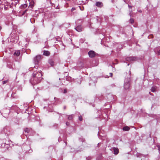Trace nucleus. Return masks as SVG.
I'll return each instance as SVG.
<instances>
[{
  "mask_svg": "<svg viewBox=\"0 0 160 160\" xmlns=\"http://www.w3.org/2000/svg\"><path fill=\"white\" fill-rule=\"evenodd\" d=\"M32 76L33 77L30 80V82L32 85H35L39 83L42 78L41 71L38 72H34Z\"/></svg>",
  "mask_w": 160,
  "mask_h": 160,
  "instance_id": "obj_1",
  "label": "nucleus"
},
{
  "mask_svg": "<svg viewBox=\"0 0 160 160\" xmlns=\"http://www.w3.org/2000/svg\"><path fill=\"white\" fill-rule=\"evenodd\" d=\"M41 58V56L40 55L37 56L34 58V61L35 64H37L39 63Z\"/></svg>",
  "mask_w": 160,
  "mask_h": 160,
  "instance_id": "obj_2",
  "label": "nucleus"
},
{
  "mask_svg": "<svg viewBox=\"0 0 160 160\" xmlns=\"http://www.w3.org/2000/svg\"><path fill=\"white\" fill-rule=\"evenodd\" d=\"M126 59L128 61H132L136 60V58L133 57H128L126 58Z\"/></svg>",
  "mask_w": 160,
  "mask_h": 160,
  "instance_id": "obj_3",
  "label": "nucleus"
},
{
  "mask_svg": "<svg viewBox=\"0 0 160 160\" xmlns=\"http://www.w3.org/2000/svg\"><path fill=\"white\" fill-rule=\"evenodd\" d=\"M89 56L91 58H93L95 56V53L93 51H90L88 52Z\"/></svg>",
  "mask_w": 160,
  "mask_h": 160,
  "instance_id": "obj_4",
  "label": "nucleus"
},
{
  "mask_svg": "<svg viewBox=\"0 0 160 160\" xmlns=\"http://www.w3.org/2000/svg\"><path fill=\"white\" fill-rule=\"evenodd\" d=\"M130 86V83L129 82L125 83L124 85V88L126 90L128 89L129 88Z\"/></svg>",
  "mask_w": 160,
  "mask_h": 160,
  "instance_id": "obj_5",
  "label": "nucleus"
},
{
  "mask_svg": "<svg viewBox=\"0 0 160 160\" xmlns=\"http://www.w3.org/2000/svg\"><path fill=\"white\" fill-rule=\"evenodd\" d=\"M82 27L81 26H77L76 28L75 29L76 31L78 32H80L82 31Z\"/></svg>",
  "mask_w": 160,
  "mask_h": 160,
  "instance_id": "obj_6",
  "label": "nucleus"
},
{
  "mask_svg": "<svg viewBox=\"0 0 160 160\" xmlns=\"http://www.w3.org/2000/svg\"><path fill=\"white\" fill-rule=\"evenodd\" d=\"M96 5L98 7H102L103 6L102 3L101 2H97L96 3Z\"/></svg>",
  "mask_w": 160,
  "mask_h": 160,
  "instance_id": "obj_7",
  "label": "nucleus"
},
{
  "mask_svg": "<svg viewBox=\"0 0 160 160\" xmlns=\"http://www.w3.org/2000/svg\"><path fill=\"white\" fill-rule=\"evenodd\" d=\"M50 54V52L48 51H44L43 52V55L46 56H48Z\"/></svg>",
  "mask_w": 160,
  "mask_h": 160,
  "instance_id": "obj_8",
  "label": "nucleus"
},
{
  "mask_svg": "<svg viewBox=\"0 0 160 160\" xmlns=\"http://www.w3.org/2000/svg\"><path fill=\"white\" fill-rule=\"evenodd\" d=\"M20 54V51L19 50L16 51L14 53V55L17 56H19Z\"/></svg>",
  "mask_w": 160,
  "mask_h": 160,
  "instance_id": "obj_9",
  "label": "nucleus"
},
{
  "mask_svg": "<svg viewBox=\"0 0 160 160\" xmlns=\"http://www.w3.org/2000/svg\"><path fill=\"white\" fill-rule=\"evenodd\" d=\"M48 62L51 65V66H53L54 65V62L53 60L52 59H49L48 60Z\"/></svg>",
  "mask_w": 160,
  "mask_h": 160,
  "instance_id": "obj_10",
  "label": "nucleus"
},
{
  "mask_svg": "<svg viewBox=\"0 0 160 160\" xmlns=\"http://www.w3.org/2000/svg\"><path fill=\"white\" fill-rule=\"evenodd\" d=\"M113 150L114 151V154H117L118 153L119 151H118V149L116 148H113Z\"/></svg>",
  "mask_w": 160,
  "mask_h": 160,
  "instance_id": "obj_11",
  "label": "nucleus"
},
{
  "mask_svg": "<svg viewBox=\"0 0 160 160\" xmlns=\"http://www.w3.org/2000/svg\"><path fill=\"white\" fill-rule=\"evenodd\" d=\"M74 117V115H69L68 117V119L69 120H72L73 118Z\"/></svg>",
  "mask_w": 160,
  "mask_h": 160,
  "instance_id": "obj_12",
  "label": "nucleus"
},
{
  "mask_svg": "<svg viewBox=\"0 0 160 160\" xmlns=\"http://www.w3.org/2000/svg\"><path fill=\"white\" fill-rule=\"evenodd\" d=\"M123 130L125 131H128L130 129V128L128 126H125L123 128Z\"/></svg>",
  "mask_w": 160,
  "mask_h": 160,
  "instance_id": "obj_13",
  "label": "nucleus"
},
{
  "mask_svg": "<svg viewBox=\"0 0 160 160\" xmlns=\"http://www.w3.org/2000/svg\"><path fill=\"white\" fill-rule=\"evenodd\" d=\"M27 5L26 4H25L23 5H22L21 6L20 8L21 9L24 8H26L27 7Z\"/></svg>",
  "mask_w": 160,
  "mask_h": 160,
  "instance_id": "obj_14",
  "label": "nucleus"
},
{
  "mask_svg": "<svg viewBox=\"0 0 160 160\" xmlns=\"http://www.w3.org/2000/svg\"><path fill=\"white\" fill-rule=\"evenodd\" d=\"M156 89V88L155 87H152L151 88V90L152 92H154L155 91Z\"/></svg>",
  "mask_w": 160,
  "mask_h": 160,
  "instance_id": "obj_15",
  "label": "nucleus"
},
{
  "mask_svg": "<svg viewBox=\"0 0 160 160\" xmlns=\"http://www.w3.org/2000/svg\"><path fill=\"white\" fill-rule=\"evenodd\" d=\"M30 129L29 128H25L24 131L28 133L30 131Z\"/></svg>",
  "mask_w": 160,
  "mask_h": 160,
  "instance_id": "obj_16",
  "label": "nucleus"
},
{
  "mask_svg": "<svg viewBox=\"0 0 160 160\" xmlns=\"http://www.w3.org/2000/svg\"><path fill=\"white\" fill-rule=\"evenodd\" d=\"M134 21L133 18H131L130 19V22L131 23H133L134 22Z\"/></svg>",
  "mask_w": 160,
  "mask_h": 160,
  "instance_id": "obj_17",
  "label": "nucleus"
},
{
  "mask_svg": "<svg viewBox=\"0 0 160 160\" xmlns=\"http://www.w3.org/2000/svg\"><path fill=\"white\" fill-rule=\"evenodd\" d=\"M27 11H28V9H27L25 10L23 12V13H22V15H24L25 14V13H26V12H27Z\"/></svg>",
  "mask_w": 160,
  "mask_h": 160,
  "instance_id": "obj_18",
  "label": "nucleus"
},
{
  "mask_svg": "<svg viewBox=\"0 0 160 160\" xmlns=\"http://www.w3.org/2000/svg\"><path fill=\"white\" fill-rule=\"evenodd\" d=\"M79 7L81 10L83 11L84 10V8L83 7H81V6H79Z\"/></svg>",
  "mask_w": 160,
  "mask_h": 160,
  "instance_id": "obj_19",
  "label": "nucleus"
},
{
  "mask_svg": "<svg viewBox=\"0 0 160 160\" xmlns=\"http://www.w3.org/2000/svg\"><path fill=\"white\" fill-rule=\"evenodd\" d=\"M79 119L80 121H82V118L81 116H80L79 117Z\"/></svg>",
  "mask_w": 160,
  "mask_h": 160,
  "instance_id": "obj_20",
  "label": "nucleus"
},
{
  "mask_svg": "<svg viewBox=\"0 0 160 160\" xmlns=\"http://www.w3.org/2000/svg\"><path fill=\"white\" fill-rule=\"evenodd\" d=\"M8 82V80L4 81L3 82V84H4L6 83H7Z\"/></svg>",
  "mask_w": 160,
  "mask_h": 160,
  "instance_id": "obj_21",
  "label": "nucleus"
},
{
  "mask_svg": "<svg viewBox=\"0 0 160 160\" xmlns=\"http://www.w3.org/2000/svg\"><path fill=\"white\" fill-rule=\"evenodd\" d=\"M158 55H160V49L158 50Z\"/></svg>",
  "mask_w": 160,
  "mask_h": 160,
  "instance_id": "obj_22",
  "label": "nucleus"
},
{
  "mask_svg": "<svg viewBox=\"0 0 160 160\" xmlns=\"http://www.w3.org/2000/svg\"><path fill=\"white\" fill-rule=\"evenodd\" d=\"M75 10V8H72L71 10V11L72 12L74 10Z\"/></svg>",
  "mask_w": 160,
  "mask_h": 160,
  "instance_id": "obj_23",
  "label": "nucleus"
},
{
  "mask_svg": "<svg viewBox=\"0 0 160 160\" xmlns=\"http://www.w3.org/2000/svg\"><path fill=\"white\" fill-rule=\"evenodd\" d=\"M64 93H65L67 92V90L66 89H64Z\"/></svg>",
  "mask_w": 160,
  "mask_h": 160,
  "instance_id": "obj_24",
  "label": "nucleus"
},
{
  "mask_svg": "<svg viewBox=\"0 0 160 160\" xmlns=\"http://www.w3.org/2000/svg\"><path fill=\"white\" fill-rule=\"evenodd\" d=\"M66 124L67 126H68L69 125V122H66Z\"/></svg>",
  "mask_w": 160,
  "mask_h": 160,
  "instance_id": "obj_25",
  "label": "nucleus"
},
{
  "mask_svg": "<svg viewBox=\"0 0 160 160\" xmlns=\"http://www.w3.org/2000/svg\"><path fill=\"white\" fill-rule=\"evenodd\" d=\"M109 74L110 75V76L111 77H112V73H109Z\"/></svg>",
  "mask_w": 160,
  "mask_h": 160,
  "instance_id": "obj_26",
  "label": "nucleus"
},
{
  "mask_svg": "<svg viewBox=\"0 0 160 160\" xmlns=\"http://www.w3.org/2000/svg\"><path fill=\"white\" fill-rule=\"evenodd\" d=\"M30 5H31V8H32V7H33V4H32V3H30Z\"/></svg>",
  "mask_w": 160,
  "mask_h": 160,
  "instance_id": "obj_27",
  "label": "nucleus"
},
{
  "mask_svg": "<svg viewBox=\"0 0 160 160\" xmlns=\"http://www.w3.org/2000/svg\"><path fill=\"white\" fill-rule=\"evenodd\" d=\"M66 106H64V107H63V108L64 109V110H65L66 109Z\"/></svg>",
  "mask_w": 160,
  "mask_h": 160,
  "instance_id": "obj_28",
  "label": "nucleus"
},
{
  "mask_svg": "<svg viewBox=\"0 0 160 160\" xmlns=\"http://www.w3.org/2000/svg\"><path fill=\"white\" fill-rule=\"evenodd\" d=\"M128 7H129V8H132V6H130L129 5H128Z\"/></svg>",
  "mask_w": 160,
  "mask_h": 160,
  "instance_id": "obj_29",
  "label": "nucleus"
},
{
  "mask_svg": "<svg viewBox=\"0 0 160 160\" xmlns=\"http://www.w3.org/2000/svg\"><path fill=\"white\" fill-rule=\"evenodd\" d=\"M2 28L0 26V31L1 30Z\"/></svg>",
  "mask_w": 160,
  "mask_h": 160,
  "instance_id": "obj_30",
  "label": "nucleus"
},
{
  "mask_svg": "<svg viewBox=\"0 0 160 160\" xmlns=\"http://www.w3.org/2000/svg\"><path fill=\"white\" fill-rule=\"evenodd\" d=\"M105 78H108V76H107V77H105Z\"/></svg>",
  "mask_w": 160,
  "mask_h": 160,
  "instance_id": "obj_31",
  "label": "nucleus"
},
{
  "mask_svg": "<svg viewBox=\"0 0 160 160\" xmlns=\"http://www.w3.org/2000/svg\"><path fill=\"white\" fill-rule=\"evenodd\" d=\"M1 1V0H0V1Z\"/></svg>",
  "mask_w": 160,
  "mask_h": 160,
  "instance_id": "obj_32",
  "label": "nucleus"
}]
</instances>
